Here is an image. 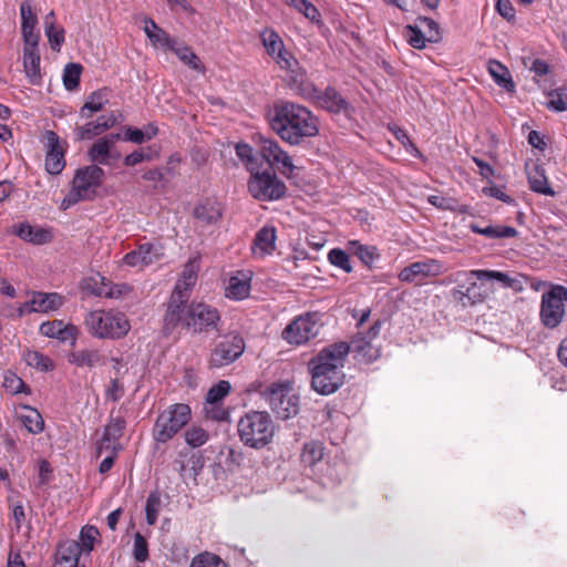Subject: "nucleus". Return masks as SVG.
Returning <instances> with one entry per match:
<instances>
[{
    "instance_id": "09e8293b",
    "label": "nucleus",
    "mask_w": 567,
    "mask_h": 567,
    "mask_svg": "<svg viewBox=\"0 0 567 567\" xmlns=\"http://www.w3.org/2000/svg\"><path fill=\"white\" fill-rule=\"evenodd\" d=\"M144 32L146 33L148 40L152 45L155 48L162 47L171 50L174 44H177V41L173 39L164 29L159 28L154 33H151L147 28H144Z\"/></svg>"
},
{
    "instance_id": "f03ea898",
    "label": "nucleus",
    "mask_w": 567,
    "mask_h": 567,
    "mask_svg": "<svg viewBox=\"0 0 567 567\" xmlns=\"http://www.w3.org/2000/svg\"><path fill=\"white\" fill-rule=\"evenodd\" d=\"M348 355L346 341H339L323 347L308 361L311 388L317 393L329 395L343 385L346 375L342 369Z\"/></svg>"
},
{
    "instance_id": "79ce46f5",
    "label": "nucleus",
    "mask_w": 567,
    "mask_h": 567,
    "mask_svg": "<svg viewBox=\"0 0 567 567\" xmlns=\"http://www.w3.org/2000/svg\"><path fill=\"white\" fill-rule=\"evenodd\" d=\"M126 427V421L124 416L117 415L113 416V412L111 413L110 420L107 424L104 426L103 434L105 435V441H112L113 443H120V439L123 436L124 430Z\"/></svg>"
},
{
    "instance_id": "4d7b16f0",
    "label": "nucleus",
    "mask_w": 567,
    "mask_h": 567,
    "mask_svg": "<svg viewBox=\"0 0 567 567\" xmlns=\"http://www.w3.org/2000/svg\"><path fill=\"white\" fill-rule=\"evenodd\" d=\"M161 507V497L157 492H153L148 495L145 506L146 522L148 525H154L158 517Z\"/></svg>"
},
{
    "instance_id": "37998d69",
    "label": "nucleus",
    "mask_w": 567,
    "mask_h": 567,
    "mask_svg": "<svg viewBox=\"0 0 567 567\" xmlns=\"http://www.w3.org/2000/svg\"><path fill=\"white\" fill-rule=\"evenodd\" d=\"M23 359L29 367H32L42 372H49L54 369L53 361L45 354L37 350H27Z\"/></svg>"
},
{
    "instance_id": "338daca9",
    "label": "nucleus",
    "mask_w": 567,
    "mask_h": 567,
    "mask_svg": "<svg viewBox=\"0 0 567 567\" xmlns=\"http://www.w3.org/2000/svg\"><path fill=\"white\" fill-rule=\"evenodd\" d=\"M300 7L297 9L300 13H302L307 19L311 22L320 23L321 14L319 10L308 0H300Z\"/></svg>"
},
{
    "instance_id": "0e129e2a",
    "label": "nucleus",
    "mask_w": 567,
    "mask_h": 567,
    "mask_svg": "<svg viewBox=\"0 0 567 567\" xmlns=\"http://www.w3.org/2000/svg\"><path fill=\"white\" fill-rule=\"evenodd\" d=\"M205 413L208 419L214 421H227L229 417V412L221 402L205 403Z\"/></svg>"
},
{
    "instance_id": "49530a36",
    "label": "nucleus",
    "mask_w": 567,
    "mask_h": 567,
    "mask_svg": "<svg viewBox=\"0 0 567 567\" xmlns=\"http://www.w3.org/2000/svg\"><path fill=\"white\" fill-rule=\"evenodd\" d=\"M408 43L414 49L422 50L425 48L429 38L417 24H408L404 28Z\"/></svg>"
},
{
    "instance_id": "f3484780",
    "label": "nucleus",
    "mask_w": 567,
    "mask_h": 567,
    "mask_svg": "<svg viewBox=\"0 0 567 567\" xmlns=\"http://www.w3.org/2000/svg\"><path fill=\"white\" fill-rule=\"evenodd\" d=\"M164 257V247L161 243H145L135 250L127 252L123 262L131 267H146Z\"/></svg>"
},
{
    "instance_id": "bf43d9fd",
    "label": "nucleus",
    "mask_w": 567,
    "mask_h": 567,
    "mask_svg": "<svg viewBox=\"0 0 567 567\" xmlns=\"http://www.w3.org/2000/svg\"><path fill=\"white\" fill-rule=\"evenodd\" d=\"M133 556L137 563H144L150 557L148 543L141 533L134 535Z\"/></svg>"
},
{
    "instance_id": "7ed1b4c3",
    "label": "nucleus",
    "mask_w": 567,
    "mask_h": 567,
    "mask_svg": "<svg viewBox=\"0 0 567 567\" xmlns=\"http://www.w3.org/2000/svg\"><path fill=\"white\" fill-rule=\"evenodd\" d=\"M237 434L245 446L261 450L271 443L275 424L269 413L249 411L238 420Z\"/></svg>"
},
{
    "instance_id": "ddd939ff",
    "label": "nucleus",
    "mask_w": 567,
    "mask_h": 567,
    "mask_svg": "<svg viewBox=\"0 0 567 567\" xmlns=\"http://www.w3.org/2000/svg\"><path fill=\"white\" fill-rule=\"evenodd\" d=\"M186 322V330L194 333H204L218 330L220 313L217 308L205 302H190V316Z\"/></svg>"
},
{
    "instance_id": "3c124183",
    "label": "nucleus",
    "mask_w": 567,
    "mask_h": 567,
    "mask_svg": "<svg viewBox=\"0 0 567 567\" xmlns=\"http://www.w3.org/2000/svg\"><path fill=\"white\" fill-rule=\"evenodd\" d=\"M190 567H227V565L219 556L205 551L193 558Z\"/></svg>"
},
{
    "instance_id": "c9c22d12",
    "label": "nucleus",
    "mask_w": 567,
    "mask_h": 567,
    "mask_svg": "<svg viewBox=\"0 0 567 567\" xmlns=\"http://www.w3.org/2000/svg\"><path fill=\"white\" fill-rule=\"evenodd\" d=\"M171 51H173L178 56V59L184 64H186L188 68H190L192 70L198 71L202 73L205 72L204 64L200 62L199 58L192 50L190 47L177 43V44H174L173 48H171Z\"/></svg>"
},
{
    "instance_id": "69168bd1",
    "label": "nucleus",
    "mask_w": 567,
    "mask_h": 567,
    "mask_svg": "<svg viewBox=\"0 0 567 567\" xmlns=\"http://www.w3.org/2000/svg\"><path fill=\"white\" fill-rule=\"evenodd\" d=\"M550 100L547 102V107L555 112H564L567 110V94L553 91L549 93Z\"/></svg>"
},
{
    "instance_id": "052dcab7",
    "label": "nucleus",
    "mask_w": 567,
    "mask_h": 567,
    "mask_svg": "<svg viewBox=\"0 0 567 567\" xmlns=\"http://www.w3.org/2000/svg\"><path fill=\"white\" fill-rule=\"evenodd\" d=\"M20 13H21V29L23 31L34 30L35 25L38 23L37 16L32 12L31 4L25 1L22 2L20 6Z\"/></svg>"
},
{
    "instance_id": "9b49d317",
    "label": "nucleus",
    "mask_w": 567,
    "mask_h": 567,
    "mask_svg": "<svg viewBox=\"0 0 567 567\" xmlns=\"http://www.w3.org/2000/svg\"><path fill=\"white\" fill-rule=\"evenodd\" d=\"M382 327V320H375L367 332H358L350 342H346L349 353L360 363H372L381 355L380 347L374 343Z\"/></svg>"
},
{
    "instance_id": "412c9836",
    "label": "nucleus",
    "mask_w": 567,
    "mask_h": 567,
    "mask_svg": "<svg viewBox=\"0 0 567 567\" xmlns=\"http://www.w3.org/2000/svg\"><path fill=\"white\" fill-rule=\"evenodd\" d=\"M63 305V297L56 292L33 291L30 300L24 302V308L29 313H47L55 311Z\"/></svg>"
},
{
    "instance_id": "f8f14e48",
    "label": "nucleus",
    "mask_w": 567,
    "mask_h": 567,
    "mask_svg": "<svg viewBox=\"0 0 567 567\" xmlns=\"http://www.w3.org/2000/svg\"><path fill=\"white\" fill-rule=\"evenodd\" d=\"M252 140L257 147V153L268 163L269 168L277 167L282 175L290 177L295 165L280 144L276 140L261 134H256Z\"/></svg>"
},
{
    "instance_id": "20e7f679",
    "label": "nucleus",
    "mask_w": 567,
    "mask_h": 567,
    "mask_svg": "<svg viewBox=\"0 0 567 567\" xmlns=\"http://www.w3.org/2000/svg\"><path fill=\"white\" fill-rule=\"evenodd\" d=\"M104 178L105 172L97 165L78 168L71 182V189L61 203V208L68 209L79 202L93 200Z\"/></svg>"
},
{
    "instance_id": "c85d7f7f",
    "label": "nucleus",
    "mask_w": 567,
    "mask_h": 567,
    "mask_svg": "<svg viewBox=\"0 0 567 567\" xmlns=\"http://www.w3.org/2000/svg\"><path fill=\"white\" fill-rule=\"evenodd\" d=\"M527 179L529 188L538 194L546 196H555V190L549 186L545 169L535 164L530 169H527Z\"/></svg>"
},
{
    "instance_id": "774afa93",
    "label": "nucleus",
    "mask_w": 567,
    "mask_h": 567,
    "mask_svg": "<svg viewBox=\"0 0 567 567\" xmlns=\"http://www.w3.org/2000/svg\"><path fill=\"white\" fill-rule=\"evenodd\" d=\"M280 69L291 71L299 65L298 60L287 50L274 58Z\"/></svg>"
},
{
    "instance_id": "4468645a",
    "label": "nucleus",
    "mask_w": 567,
    "mask_h": 567,
    "mask_svg": "<svg viewBox=\"0 0 567 567\" xmlns=\"http://www.w3.org/2000/svg\"><path fill=\"white\" fill-rule=\"evenodd\" d=\"M188 301V297H179L177 292L171 293L163 317L162 331L164 336H171L178 326L186 330V322L190 316V303Z\"/></svg>"
},
{
    "instance_id": "f257e3e1",
    "label": "nucleus",
    "mask_w": 567,
    "mask_h": 567,
    "mask_svg": "<svg viewBox=\"0 0 567 567\" xmlns=\"http://www.w3.org/2000/svg\"><path fill=\"white\" fill-rule=\"evenodd\" d=\"M268 123L281 141L298 146L319 134V120L306 106L289 102H276L269 111Z\"/></svg>"
},
{
    "instance_id": "e433bc0d",
    "label": "nucleus",
    "mask_w": 567,
    "mask_h": 567,
    "mask_svg": "<svg viewBox=\"0 0 567 567\" xmlns=\"http://www.w3.org/2000/svg\"><path fill=\"white\" fill-rule=\"evenodd\" d=\"M453 296L463 306L482 302L486 298V291L477 282H472L465 291L455 289Z\"/></svg>"
},
{
    "instance_id": "2f4dec72",
    "label": "nucleus",
    "mask_w": 567,
    "mask_h": 567,
    "mask_svg": "<svg viewBox=\"0 0 567 567\" xmlns=\"http://www.w3.org/2000/svg\"><path fill=\"white\" fill-rule=\"evenodd\" d=\"M197 281V270L192 261H188L182 271L181 278L176 282L172 293H176L179 297H190V290Z\"/></svg>"
},
{
    "instance_id": "5701e85b",
    "label": "nucleus",
    "mask_w": 567,
    "mask_h": 567,
    "mask_svg": "<svg viewBox=\"0 0 567 567\" xmlns=\"http://www.w3.org/2000/svg\"><path fill=\"white\" fill-rule=\"evenodd\" d=\"M117 124V118L112 112L109 116L102 115L96 121L87 122L82 126L74 128L78 141L91 140Z\"/></svg>"
},
{
    "instance_id": "393cba45",
    "label": "nucleus",
    "mask_w": 567,
    "mask_h": 567,
    "mask_svg": "<svg viewBox=\"0 0 567 567\" xmlns=\"http://www.w3.org/2000/svg\"><path fill=\"white\" fill-rule=\"evenodd\" d=\"M287 84L291 91L305 99L311 97L316 93L315 84L308 80L306 71L299 65L287 74Z\"/></svg>"
},
{
    "instance_id": "603ef678",
    "label": "nucleus",
    "mask_w": 567,
    "mask_h": 567,
    "mask_svg": "<svg viewBox=\"0 0 567 567\" xmlns=\"http://www.w3.org/2000/svg\"><path fill=\"white\" fill-rule=\"evenodd\" d=\"M44 29L51 49L59 52L62 43L64 42V29L58 28L52 21H47Z\"/></svg>"
},
{
    "instance_id": "1a4fd4ad",
    "label": "nucleus",
    "mask_w": 567,
    "mask_h": 567,
    "mask_svg": "<svg viewBox=\"0 0 567 567\" xmlns=\"http://www.w3.org/2000/svg\"><path fill=\"white\" fill-rule=\"evenodd\" d=\"M321 327V315L319 312H306L295 318L282 330L281 337L291 346H301L315 339Z\"/></svg>"
},
{
    "instance_id": "cd10ccee",
    "label": "nucleus",
    "mask_w": 567,
    "mask_h": 567,
    "mask_svg": "<svg viewBox=\"0 0 567 567\" xmlns=\"http://www.w3.org/2000/svg\"><path fill=\"white\" fill-rule=\"evenodd\" d=\"M111 90L106 86L92 92L80 110L81 117L90 118L93 113L100 112L110 101Z\"/></svg>"
},
{
    "instance_id": "4c0bfd02",
    "label": "nucleus",
    "mask_w": 567,
    "mask_h": 567,
    "mask_svg": "<svg viewBox=\"0 0 567 567\" xmlns=\"http://www.w3.org/2000/svg\"><path fill=\"white\" fill-rule=\"evenodd\" d=\"M249 292L250 281L248 278H239L238 276H233L229 278L225 292L227 298L243 300L249 296Z\"/></svg>"
},
{
    "instance_id": "39448f33",
    "label": "nucleus",
    "mask_w": 567,
    "mask_h": 567,
    "mask_svg": "<svg viewBox=\"0 0 567 567\" xmlns=\"http://www.w3.org/2000/svg\"><path fill=\"white\" fill-rule=\"evenodd\" d=\"M84 324L92 336L100 339H121L131 328L124 313L104 310L89 312Z\"/></svg>"
},
{
    "instance_id": "423d86ee",
    "label": "nucleus",
    "mask_w": 567,
    "mask_h": 567,
    "mask_svg": "<svg viewBox=\"0 0 567 567\" xmlns=\"http://www.w3.org/2000/svg\"><path fill=\"white\" fill-rule=\"evenodd\" d=\"M192 419L188 404L175 403L161 412L153 427V437L157 443L172 440Z\"/></svg>"
},
{
    "instance_id": "aec40b11",
    "label": "nucleus",
    "mask_w": 567,
    "mask_h": 567,
    "mask_svg": "<svg viewBox=\"0 0 567 567\" xmlns=\"http://www.w3.org/2000/svg\"><path fill=\"white\" fill-rule=\"evenodd\" d=\"M12 234L21 240L40 246L52 241L53 234L50 228L42 226H33L28 221L20 223L12 227Z\"/></svg>"
},
{
    "instance_id": "a878e982",
    "label": "nucleus",
    "mask_w": 567,
    "mask_h": 567,
    "mask_svg": "<svg viewBox=\"0 0 567 567\" xmlns=\"http://www.w3.org/2000/svg\"><path fill=\"white\" fill-rule=\"evenodd\" d=\"M68 362L78 368H95L105 362L104 357L96 349H81L71 351L68 357Z\"/></svg>"
},
{
    "instance_id": "a19ab883",
    "label": "nucleus",
    "mask_w": 567,
    "mask_h": 567,
    "mask_svg": "<svg viewBox=\"0 0 567 567\" xmlns=\"http://www.w3.org/2000/svg\"><path fill=\"white\" fill-rule=\"evenodd\" d=\"M323 454V443L320 441H310L303 444L300 457L303 464L313 466L322 460Z\"/></svg>"
},
{
    "instance_id": "c756f323",
    "label": "nucleus",
    "mask_w": 567,
    "mask_h": 567,
    "mask_svg": "<svg viewBox=\"0 0 567 567\" xmlns=\"http://www.w3.org/2000/svg\"><path fill=\"white\" fill-rule=\"evenodd\" d=\"M471 275L476 277L478 280H497L502 284L504 288H512L515 291H519L523 289L522 282L516 279L512 278L508 274L497 271V270H471Z\"/></svg>"
},
{
    "instance_id": "6e6d98bb",
    "label": "nucleus",
    "mask_w": 567,
    "mask_h": 567,
    "mask_svg": "<svg viewBox=\"0 0 567 567\" xmlns=\"http://www.w3.org/2000/svg\"><path fill=\"white\" fill-rule=\"evenodd\" d=\"M328 259L333 266L341 268L346 272L352 271L350 257L344 250L339 248L331 249L328 254Z\"/></svg>"
},
{
    "instance_id": "a18cd8bd",
    "label": "nucleus",
    "mask_w": 567,
    "mask_h": 567,
    "mask_svg": "<svg viewBox=\"0 0 567 567\" xmlns=\"http://www.w3.org/2000/svg\"><path fill=\"white\" fill-rule=\"evenodd\" d=\"M83 66L80 63H68L63 70V84L68 91H74L80 85Z\"/></svg>"
},
{
    "instance_id": "dca6fc26",
    "label": "nucleus",
    "mask_w": 567,
    "mask_h": 567,
    "mask_svg": "<svg viewBox=\"0 0 567 567\" xmlns=\"http://www.w3.org/2000/svg\"><path fill=\"white\" fill-rule=\"evenodd\" d=\"M44 141L45 171L51 175H59L65 167V148L61 145L60 137L54 131H47Z\"/></svg>"
},
{
    "instance_id": "6ab92c4d",
    "label": "nucleus",
    "mask_w": 567,
    "mask_h": 567,
    "mask_svg": "<svg viewBox=\"0 0 567 567\" xmlns=\"http://www.w3.org/2000/svg\"><path fill=\"white\" fill-rule=\"evenodd\" d=\"M442 272L443 267L440 261L435 259H427L425 261H416L404 267L399 274V279L403 282H413L417 277H435Z\"/></svg>"
},
{
    "instance_id": "2eb2a0df",
    "label": "nucleus",
    "mask_w": 567,
    "mask_h": 567,
    "mask_svg": "<svg viewBox=\"0 0 567 567\" xmlns=\"http://www.w3.org/2000/svg\"><path fill=\"white\" fill-rule=\"evenodd\" d=\"M565 305L553 286L548 291L542 296L539 319L544 327L547 329L557 328L564 320Z\"/></svg>"
},
{
    "instance_id": "13d9d810",
    "label": "nucleus",
    "mask_w": 567,
    "mask_h": 567,
    "mask_svg": "<svg viewBox=\"0 0 567 567\" xmlns=\"http://www.w3.org/2000/svg\"><path fill=\"white\" fill-rule=\"evenodd\" d=\"M416 22L424 27V32L429 38V42L436 43L441 40L440 25L435 20L427 17H419Z\"/></svg>"
},
{
    "instance_id": "680f3d73",
    "label": "nucleus",
    "mask_w": 567,
    "mask_h": 567,
    "mask_svg": "<svg viewBox=\"0 0 567 567\" xmlns=\"http://www.w3.org/2000/svg\"><path fill=\"white\" fill-rule=\"evenodd\" d=\"M3 386L13 394L30 393V389L23 380L11 372L4 375Z\"/></svg>"
},
{
    "instance_id": "6e6552de",
    "label": "nucleus",
    "mask_w": 567,
    "mask_h": 567,
    "mask_svg": "<svg viewBox=\"0 0 567 567\" xmlns=\"http://www.w3.org/2000/svg\"><path fill=\"white\" fill-rule=\"evenodd\" d=\"M248 181V192L250 195L261 202L278 200L286 195L287 187L281 182L274 169L259 171V167L250 173Z\"/></svg>"
},
{
    "instance_id": "c03bdc74",
    "label": "nucleus",
    "mask_w": 567,
    "mask_h": 567,
    "mask_svg": "<svg viewBox=\"0 0 567 567\" xmlns=\"http://www.w3.org/2000/svg\"><path fill=\"white\" fill-rule=\"evenodd\" d=\"M27 412L21 414L20 420L23 426L32 434H39L44 429V422L38 410L25 408Z\"/></svg>"
},
{
    "instance_id": "a211bd4d",
    "label": "nucleus",
    "mask_w": 567,
    "mask_h": 567,
    "mask_svg": "<svg viewBox=\"0 0 567 567\" xmlns=\"http://www.w3.org/2000/svg\"><path fill=\"white\" fill-rule=\"evenodd\" d=\"M310 99L315 100L318 106L333 114H348L352 111L351 104L333 86H327L324 90L316 87V93Z\"/></svg>"
},
{
    "instance_id": "4be33fe9",
    "label": "nucleus",
    "mask_w": 567,
    "mask_h": 567,
    "mask_svg": "<svg viewBox=\"0 0 567 567\" xmlns=\"http://www.w3.org/2000/svg\"><path fill=\"white\" fill-rule=\"evenodd\" d=\"M40 333L61 342H70L73 347L78 340L79 329L72 323L64 324L62 320H53L43 322L40 326Z\"/></svg>"
},
{
    "instance_id": "8fccbe9b",
    "label": "nucleus",
    "mask_w": 567,
    "mask_h": 567,
    "mask_svg": "<svg viewBox=\"0 0 567 567\" xmlns=\"http://www.w3.org/2000/svg\"><path fill=\"white\" fill-rule=\"evenodd\" d=\"M236 155L245 163L247 169L251 173L259 166L254 156V148L247 143H237L235 146Z\"/></svg>"
},
{
    "instance_id": "ea45409f",
    "label": "nucleus",
    "mask_w": 567,
    "mask_h": 567,
    "mask_svg": "<svg viewBox=\"0 0 567 567\" xmlns=\"http://www.w3.org/2000/svg\"><path fill=\"white\" fill-rule=\"evenodd\" d=\"M23 68L30 82L37 84L41 78L39 51H23Z\"/></svg>"
},
{
    "instance_id": "9d476101",
    "label": "nucleus",
    "mask_w": 567,
    "mask_h": 567,
    "mask_svg": "<svg viewBox=\"0 0 567 567\" xmlns=\"http://www.w3.org/2000/svg\"><path fill=\"white\" fill-rule=\"evenodd\" d=\"M246 349L244 338L237 332L225 334L210 350L208 358L209 369H219L231 364L239 359Z\"/></svg>"
},
{
    "instance_id": "473e14b6",
    "label": "nucleus",
    "mask_w": 567,
    "mask_h": 567,
    "mask_svg": "<svg viewBox=\"0 0 567 567\" xmlns=\"http://www.w3.org/2000/svg\"><path fill=\"white\" fill-rule=\"evenodd\" d=\"M470 229L474 234H480L491 239L513 238L516 237L518 234L515 227L503 225H488L485 227H481L480 225L472 223L470 224Z\"/></svg>"
},
{
    "instance_id": "72a5a7b5",
    "label": "nucleus",
    "mask_w": 567,
    "mask_h": 567,
    "mask_svg": "<svg viewBox=\"0 0 567 567\" xmlns=\"http://www.w3.org/2000/svg\"><path fill=\"white\" fill-rule=\"evenodd\" d=\"M79 560V545L74 542L60 545L55 555L54 567H76Z\"/></svg>"
},
{
    "instance_id": "864d4df0",
    "label": "nucleus",
    "mask_w": 567,
    "mask_h": 567,
    "mask_svg": "<svg viewBox=\"0 0 567 567\" xmlns=\"http://www.w3.org/2000/svg\"><path fill=\"white\" fill-rule=\"evenodd\" d=\"M231 385L226 380H220L217 384L213 385L206 395V403H218L229 394Z\"/></svg>"
},
{
    "instance_id": "0eeeda50",
    "label": "nucleus",
    "mask_w": 567,
    "mask_h": 567,
    "mask_svg": "<svg viewBox=\"0 0 567 567\" xmlns=\"http://www.w3.org/2000/svg\"><path fill=\"white\" fill-rule=\"evenodd\" d=\"M291 390L288 381L272 382L260 392V395L279 419L287 420L296 415L299 409V399Z\"/></svg>"
},
{
    "instance_id": "58836bf2",
    "label": "nucleus",
    "mask_w": 567,
    "mask_h": 567,
    "mask_svg": "<svg viewBox=\"0 0 567 567\" xmlns=\"http://www.w3.org/2000/svg\"><path fill=\"white\" fill-rule=\"evenodd\" d=\"M260 40L268 55L272 59L286 50L280 35L272 29H265L260 33Z\"/></svg>"
},
{
    "instance_id": "b1692460",
    "label": "nucleus",
    "mask_w": 567,
    "mask_h": 567,
    "mask_svg": "<svg viewBox=\"0 0 567 567\" xmlns=\"http://www.w3.org/2000/svg\"><path fill=\"white\" fill-rule=\"evenodd\" d=\"M120 138L121 135L118 133H112L103 137H100L96 142L92 144L87 152L90 159L93 163L107 164L109 158H118L120 154L112 155V148L116 141H118Z\"/></svg>"
},
{
    "instance_id": "f704fd0d",
    "label": "nucleus",
    "mask_w": 567,
    "mask_h": 567,
    "mask_svg": "<svg viewBox=\"0 0 567 567\" xmlns=\"http://www.w3.org/2000/svg\"><path fill=\"white\" fill-rule=\"evenodd\" d=\"M488 71L494 81L507 92H514L515 83L512 80L508 69L496 60L488 63Z\"/></svg>"
},
{
    "instance_id": "5fc2aeb1",
    "label": "nucleus",
    "mask_w": 567,
    "mask_h": 567,
    "mask_svg": "<svg viewBox=\"0 0 567 567\" xmlns=\"http://www.w3.org/2000/svg\"><path fill=\"white\" fill-rule=\"evenodd\" d=\"M351 246H354V255L367 266H371L375 258L379 257L375 247L364 246L358 241H350Z\"/></svg>"
},
{
    "instance_id": "bb28decb",
    "label": "nucleus",
    "mask_w": 567,
    "mask_h": 567,
    "mask_svg": "<svg viewBox=\"0 0 567 567\" xmlns=\"http://www.w3.org/2000/svg\"><path fill=\"white\" fill-rule=\"evenodd\" d=\"M194 217L204 225L216 224L223 217L221 205L208 198L194 208Z\"/></svg>"
},
{
    "instance_id": "de8ad7c7",
    "label": "nucleus",
    "mask_w": 567,
    "mask_h": 567,
    "mask_svg": "<svg viewBox=\"0 0 567 567\" xmlns=\"http://www.w3.org/2000/svg\"><path fill=\"white\" fill-rule=\"evenodd\" d=\"M184 437L186 443L190 447L195 449L207 443L209 440V433L202 426L193 425L185 431Z\"/></svg>"
},
{
    "instance_id": "7c9ffc66",
    "label": "nucleus",
    "mask_w": 567,
    "mask_h": 567,
    "mask_svg": "<svg viewBox=\"0 0 567 567\" xmlns=\"http://www.w3.org/2000/svg\"><path fill=\"white\" fill-rule=\"evenodd\" d=\"M276 228L266 225L256 233L254 248L258 249L262 256L270 255L276 249Z\"/></svg>"
},
{
    "instance_id": "e2e57ef3",
    "label": "nucleus",
    "mask_w": 567,
    "mask_h": 567,
    "mask_svg": "<svg viewBox=\"0 0 567 567\" xmlns=\"http://www.w3.org/2000/svg\"><path fill=\"white\" fill-rule=\"evenodd\" d=\"M100 535L99 529L94 526L86 525L81 529L80 540L84 550L91 551L94 547V542Z\"/></svg>"
}]
</instances>
